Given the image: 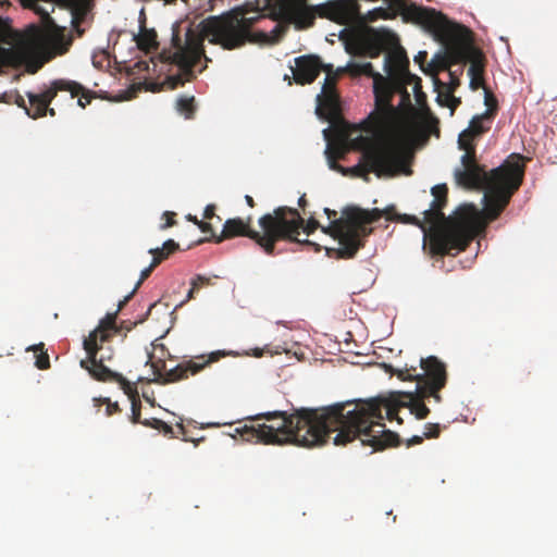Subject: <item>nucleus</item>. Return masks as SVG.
<instances>
[{"instance_id":"nucleus-9","label":"nucleus","mask_w":557,"mask_h":557,"mask_svg":"<svg viewBox=\"0 0 557 557\" xmlns=\"http://www.w3.org/2000/svg\"><path fill=\"white\" fill-rule=\"evenodd\" d=\"M421 373L410 375L412 380L420 379L421 381L414 384L412 391L395 392L397 396H412L420 393L423 398L433 397L435 401L440 403L442 397L438 391L443 388L447 381V372L445 363L436 356H429L428 358H420Z\"/></svg>"},{"instance_id":"nucleus-40","label":"nucleus","mask_w":557,"mask_h":557,"mask_svg":"<svg viewBox=\"0 0 557 557\" xmlns=\"http://www.w3.org/2000/svg\"><path fill=\"white\" fill-rule=\"evenodd\" d=\"M446 57V52L443 49L436 51L430 62L428 63L429 67H434L440 60H443Z\"/></svg>"},{"instance_id":"nucleus-62","label":"nucleus","mask_w":557,"mask_h":557,"mask_svg":"<svg viewBox=\"0 0 557 557\" xmlns=\"http://www.w3.org/2000/svg\"><path fill=\"white\" fill-rule=\"evenodd\" d=\"M98 333V329H94L90 333H89V337L92 339L94 336Z\"/></svg>"},{"instance_id":"nucleus-52","label":"nucleus","mask_w":557,"mask_h":557,"mask_svg":"<svg viewBox=\"0 0 557 557\" xmlns=\"http://www.w3.org/2000/svg\"><path fill=\"white\" fill-rule=\"evenodd\" d=\"M145 20H146L145 12H144V9H141L139 12V17H138V27L140 25L145 26Z\"/></svg>"},{"instance_id":"nucleus-54","label":"nucleus","mask_w":557,"mask_h":557,"mask_svg":"<svg viewBox=\"0 0 557 557\" xmlns=\"http://www.w3.org/2000/svg\"><path fill=\"white\" fill-rule=\"evenodd\" d=\"M186 220H187V221H191V222H193V223H195L196 225H197V223L200 221V220H198V218H197L196 215H193V214H190V213L186 215Z\"/></svg>"},{"instance_id":"nucleus-55","label":"nucleus","mask_w":557,"mask_h":557,"mask_svg":"<svg viewBox=\"0 0 557 557\" xmlns=\"http://www.w3.org/2000/svg\"><path fill=\"white\" fill-rule=\"evenodd\" d=\"M306 202H307V200H306V195H305V194H302V195L298 198L297 203H298V206L302 207V206H305V205H306Z\"/></svg>"},{"instance_id":"nucleus-37","label":"nucleus","mask_w":557,"mask_h":557,"mask_svg":"<svg viewBox=\"0 0 557 557\" xmlns=\"http://www.w3.org/2000/svg\"><path fill=\"white\" fill-rule=\"evenodd\" d=\"M448 76H449V79H448V82H447V84L445 86V90L448 91V96H451L454 90L459 85V79L455 76V73L451 72V71L448 73Z\"/></svg>"},{"instance_id":"nucleus-50","label":"nucleus","mask_w":557,"mask_h":557,"mask_svg":"<svg viewBox=\"0 0 557 557\" xmlns=\"http://www.w3.org/2000/svg\"><path fill=\"white\" fill-rule=\"evenodd\" d=\"M262 350H263L262 348L255 347V348L251 349L250 356L256 357V358L261 357L262 356Z\"/></svg>"},{"instance_id":"nucleus-30","label":"nucleus","mask_w":557,"mask_h":557,"mask_svg":"<svg viewBox=\"0 0 557 557\" xmlns=\"http://www.w3.org/2000/svg\"><path fill=\"white\" fill-rule=\"evenodd\" d=\"M487 113V110H485L484 113L482 114H475L472 116V119L470 120L469 122V125L468 127L463 128L459 135H458V138H457V147L459 150H463V151H467L468 150V146L466 144V139H465V136L467 133H470L472 126H473V123L476 121V120H480L481 117H483L485 114Z\"/></svg>"},{"instance_id":"nucleus-53","label":"nucleus","mask_w":557,"mask_h":557,"mask_svg":"<svg viewBox=\"0 0 557 557\" xmlns=\"http://www.w3.org/2000/svg\"><path fill=\"white\" fill-rule=\"evenodd\" d=\"M469 87L470 89L472 90H476L478 87H479V82L476 78H470V82H469Z\"/></svg>"},{"instance_id":"nucleus-60","label":"nucleus","mask_w":557,"mask_h":557,"mask_svg":"<svg viewBox=\"0 0 557 557\" xmlns=\"http://www.w3.org/2000/svg\"><path fill=\"white\" fill-rule=\"evenodd\" d=\"M74 30L76 32L77 36H82L84 33V28H79V27H76Z\"/></svg>"},{"instance_id":"nucleus-32","label":"nucleus","mask_w":557,"mask_h":557,"mask_svg":"<svg viewBox=\"0 0 557 557\" xmlns=\"http://www.w3.org/2000/svg\"><path fill=\"white\" fill-rule=\"evenodd\" d=\"M380 367L386 372V373H394L396 374L398 377H400L401 380H412L410 377V373H404V370L401 369H398V368H394L393 364L391 363H387V362H382L380 363Z\"/></svg>"},{"instance_id":"nucleus-21","label":"nucleus","mask_w":557,"mask_h":557,"mask_svg":"<svg viewBox=\"0 0 557 557\" xmlns=\"http://www.w3.org/2000/svg\"><path fill=\"white\" fill-rule=\"evenodd\" d=\"M132 40L135 41L137 46H145L148 49H157L159 47L157 30L141 25L137 33L132 32Z\"/></svg>"},{"instance_id":"nucleus-48","label":"nucleus","mask_w":557,"mask_h":557,"mask_svg":"<svg viewBox=\"0 0 557 557\" xmlns=\"http://www.w3.org/2000/svg\"><path fill=\"white\" fill-rule=\"evenodd\" d=\"M422 441V436L413 435L408 440V445L419 444Z\"/></svg>"},{"instance_id":"nucleus-27","label":"nucleus","mask_w":557,"mask_h":557,"mask_svg":"<svg viewBox=\"0 0 557 557\" xmlns=\"http://www.w3.org/2000/svg\"><path fill=\"white\" fill-rule=\"evenodd\" d=\"M140 286V281H137L134 288L124 296L122 300L117 304V309L114 312H108L103 318L99 320V326H106L107 324H110V321L114 319V317L117 314V312L121 310V308L133 297L136 289Z\"/></svg>"},{"instance_id":"nucleus-18","label":"nucleus","mask_w":557,"mask_h":557,"mask_svg":"<svg viewBox=\"0 0 557 557\" xmlns=\"http://www.w3.org/2000/svg\"><path fill=\"white\" fill-rule=\"evenodd\" d=\"M475 165H480L475 160H470L469 153L466 151L460 157V165L454 170V178L458 186H468L474 183V174L470 172Z\"/></svg>"},{"instance_id":"nucleus-26","label":"nucleus","mask_w":557,"mask_h":557,"mask_svg":"<svg viewBox=\"0 0 557 557\" xmlns=\"http://www.w3.org/2000/svg\"><path fill=\"white\" fill-rule=\"evenodd\" d=\"M329 76L326 75L322 82V87L319 94L315 96V109L314 113L317 117L321 121H324V117L321 112L322 98L329 99L332 96V90L329 88Z\"/></svg>"},{"instance_id":"nucleus-11","label":"nucleus","mask_w":557,"mask_h":557,"mask_svg":"<svg viewBox=\"0 0 557 557\" xmlns=\"http://www.w3.org/2000/svg\"><path fill=\"white\" fill-rule=\"evenodd\" d=\"M82 345L88 355V359H82L79 367L85 369L92 379L113 381L121 385L128 384V381L122 373L110 369L103 363L106 359H110V356L102 355L100 359H97V348H92L91 343L86 337L83 338Z\"/></svg>"},{"instance_id":"nucleus-5","label":"nucleus","mask_w":557,"mask_h":557,"mask_svg":"<svg viewBox=\"0 0 557 557\" xmlns=\"http://www.w3.org/2000/svg\"><path fill=\"white\" fill-rule=\"evenodd\" d=\"M324 213L327 215L330 224L321 227L323 233H327L334 223H338L333 235L337 246L325 247L326 256L338 259L354 258L372 233V228L368 225L367 210H362L356 205H349L343 209L342 216L335 220H332V216H336L335 210L324 208Z\"/></svg>"},{"instance_id":"nucleus-12","label":"nucleus","mask_w":557,"mask_h":557,"mask_svg":"<svg viewBox=\"0 0 557 557\" xmlns=\"http://www.w3.org/2000/svg\"><path fill=\"white\" fill-rule=\"evenodd\" d=\"M238 235H246L249 238L256 240L267 255H275V248L273 243L263 239L258 231L249 230L242 218L227 219L223 224L221 234L215 237V243L222 242L225 236Z\"/></svg>"},{"instance_id":"nucleus-7","label":"nucleus","mask_w":557,"mask_h":557,"mask_svg":"<svg viewBox=\"0 0 557 557\" xmlns=\"http://www.w3.org/2000/svg\"><path fill=\"white\" fill-rule=\"evenodd\" d=\"M337 36L348 54H354L358 50L370 59L379 57L385 50L396 51L403 48L399 36L386 26L370 27L366 34H360L355 28L343 27Z\"/></svg>"},{"instance_id":"nucleus-46","label":"nucleus","mask_w":557,"mask_h":557,"mask_svg":"<svg viewBox=\"0 0 557 557\" xmlns=\"http://www.w3.org/2000/svg\"><path fill=\"white\" fill-rule=\"evenodd\" d=\"M109 400H110V398H109V397H101V396H100V397H94V398H92V401H94V406H95V407H98V406H100L101 404H108V403H109Z\"/></svg>"},{"instance_id":"nucleus-29","label":"nucleus","mask_w":557,"mask_h":557,"mask_svg":"<svg viewBox=\"0 0 557 557\" xmlns=\"http://www.w3.org/2000/svg\"><path fill=\"white\" fill-rule=\"evenodd\" d=\"M383 71L385 73V75H383L385 77V79L383 81H379V94H377V98H375L376 101L380 100V98L383 97V95L385 94L386 89H387V83H388V78L392 76L393 74V70H392V66H391V57L389 55H385L384 57V60H383Z\"/></svg>"},{"instance_id":"nucleus-17","label":"nucleus","mask_w":557,"mask_h":557,"mask_svg":"<svg viewBox=\"0 0 557 557\" xmlns=\"http://www.w3.org/2000/svg\"><path fill=\"white\" fill-rule=\"evenodd\" d=\"M206 364H207V362L191 363V366L189 368H186L183 364H176L173 368L165 370L162 374H157L154 367L151 366V371H152L153 377L148 379V381L151 383L166 385V384L173 383L175 381H180V380L187 377L188 372L195 374V373L201 371Z\"/></svg>"},{"instance_id":"nucleus-14","label":"nucleus","mask_w":557,"mask_h":557,"mask_svg":"<svg viewBox=\"0 0 557 557\" xmlns=\"http://www.w3.org/2000/svg\"><path fill=\"white\" fill-rule=\"evenodd\" d=\"M380 218H384L387 221H397L405 224L417 225L422 232H424L423 222L414 214L399 213L394 205H387L385 208H372L367 209V219L369 222L377 221ZM425 233L422 237V249H425Z\"/></svg>"},{"instance_id":"nucleus-28","label":"nucleus","mask_w":557,"mask_h":557,"mask_svg":"<svg viewBox=\"0 0 557 557\" xmlns=\"http://www.w3.org/2000/svg\"><path fill=\"white\" fill-rule=\"evenodd\" d=\"M178 249H180L178 243H176L172 238H169L162 244L161 247L150 248L148 250V252L152 253V255H159L162 259H165L169 257L170 253H172Z\"/></svg>"},{"instance_id":"nucleus-43","label":"nucleus","mask_w":557,"mask_h":557,"mask_svg":"<svg viewBox=\"0 0 557 557\" xmlns=\"http://www.w3.org/2000/svg\"><path fill=\"white\" fill-rule=\"evenodd\" d=\"M460 102H461V99H460V98L454 97V96L451 95L450 100H449L448 106H447V107L449 108V115H453V114H454L455 108H456L458 104H460Z\"/></svg>"},{"instance_id":"nucleus-23","label":"nucleus","mask_w":557,"mask_h":557,"mask_svg":"<svg viewBox=\"0 0 557 557\" xmlns=\"http://www.w3.org/2000/svg\"><path fill=\"white\" fill-rule=\"evenodd\" d=\"M409 398L406 406L410 408V413L419 420L425 419L430 413V409L424 405L423 397L420 393L413 394L412 396H406Z\"/></svg>"},{"instance_id":"nucleus-58","label":"nucleus","mask_w":557,"mask_h":557,"mask_svg":"<svg viewBox=\"0 0 557 557\" xmlns=\"http://www.w3.org/2000/svg\"><path fill=\"white\" fill-rule=\"evenodd\" d=\"M322 135H323V139L325 141H327V138H329V127H325L323 131H322Z\"/></svg>"},{"instance_id":"nucleus-47","label":"nucleus","mask_w":557,"mask_h":557,"mask_svg":"<svg viewBox=\"0 0 557 557\" xmlns=\"http://www.w3.org/2000/svg\"><path fill=\"white\" fill-rule=\"evenodd\" d=\"M469 78H476L478 76V67L475 64H471L468 69Z\"/></svg>"},{"instance_id":"nucleus-20","label":"nucleus","mask_w":557,"mask_h":557,"mask_svg":"<svg viewBox=\"0 0 557 557\" xmlns=\"http://www.w3.org/2000/svg\"><path fill=\"white\" fill-rule=\"evenodd\" d=\"M412 14L416 22L428 29L435 27L441 15L440 12L435 9L422 5L416 7L412 11Z\"/></svg>"},{"instance_id":"nucleus-31","label":"nucleus","mask_w":557,"mask_h":557,"mask_svg":"<svg viewBox=\"0 0 557 557\" xmlns=\"http://www.w3.org/2000/svg\"><path fill=\"white\" fill-rule=\"evenodd\" d=\"M115 32H116V29H115V28H113V29L111 30V33L109 34V37H108V40H107V46L99 47V48H97V49H95V50H94V52H92V54H91V61H92V65H94V66H100V64H98V63H97V61H96V54H97V53H100V54H108V46L110 45L111 35H112L113 33H115ZM122 33H125V30H124V29H119V30H117V36H120Z\"/></svg>"},{"instance_id":"nucleus-10","label":"nucleus","mask_w":557,"mask_h":557,"mask_svg":"<svg viewBox=\"0 0 557 557\" xmlns=\"http://www.w3.org/2000/svg\"><path fill=\"white\" fill-rule=\"evenodd\" d=\"M273 219L271 213H265L258 219L259 226L265 232L271 240L286 239L296 240L306 245L315 246L317 244L305 238H297L298 225L301 216L294 208L280 207L274 210Z\"/></svg>"},{"instance_id":"nucleus-59","label":"nucleus","mask_w":557,"mask_h":557,"mask_svg":"<svg viewBox=\"0 0 557 557\" xmlns=\"http://www.w3.org/2000/svg\"><path fill=\"white\" fill-rule=\"evenodd\" d=\"M87 103H88V101L84 102V101L82 100V98H79V99L77 100V104H78L79 107H82V108H85Z\"/></svg>"},{"instance_id":"nucleus-8","label":"nucleus","mask_w":557,"mask_h":557,"mask_svg":"<svg viewBox=\"0 0 557 557\" xmlns=\"http://www.w3.org/2000/svg\"><path fill=\"white\" fill-rule=\"evenodd\" d=\"M327 166L330 170L338 172L343 175H354L362 177L366 182L370 181V173H373L377 178H391L398 174L401 166L400 158L396 151L392 149L371 151L366 153L364 169L358 162L352 166H341L336 163L331 152L329 143L323 151Z\"/></svg>"},{"instance_id":"nucleus-38","label":"nucleus","mask_w":557,"mask_h":557,"mask_svg":"<svg viewBox=\"0 0 557 557\" xmlns=\"http://www.w3.org/2000/svg\"><path fill=\"white\" fill-rule=\"evenodd\" d=\"M197 226H198V228L200 230L201 233H210L213 236V240L215 242V237L218 235H215L211 223L205 222V221H199L197 223Z\"/></svg>"},{"instance_id":"nucleus-44","label":"nucleus","mask_w":557,"mask_h":557,"mask_svg":"<svg viewBox=\"0 0 557 557\" xmlns=\"http://www.w3.org/2000/svg\"><path fill=\"white\" fill-rule=\"evenodd\" d=\"M333 71L334 70V65L332 63H325L323 62V60L320 58V62L318 64V71H319V74L321 73V71Z\"/></svg>"},{"instance_id":"nucleus-42","label":"nucleus","mask_w":557,"mask_h":557,"mask_svg":"<svg viewBox=\"0 0 557 557\" xmlns=\"http://www.w3.org/2000/svg\"><path fill=\"white\" fill-rule=\"evenodd\" d=\"M117 411H120L119 403L117 401L112 403L111 400H109V403L107 404V408H106V414L111 416Z\"/></svg>"},{"instance_id":"nucleus-16","label":"nucleus","mask_w":557,"mask_h":557,"mask_svg":"<svg viewBox=\"0 0 557 557\" xmlns=\"http://www.w3.org/2000/svg\"><path fill=\"white\" fill-rule=\"evenodd\" d=\"M347 69L351 70V74L355 76H367L372 79V92L377 98L379 94V81L385 79L382 73L374 70L373 64L370 61L357 62L352 59L348 60L346 64L339 65L335 69V73L341 74Z\"/></svg>"},{"instance_id":"nucleus-13","label":"nucleus","mask_w":557,"mask_h":557,"mask_svg":"<svg viewBox=\"0 0 557 557\" xmlns=\"http://www.w3.org/2000/svg\"><path fill=\"white\" fill-rule=\"evenodd\" d=\"M319 62L320 55L315 53L295 57V65H289L293 74V81L298 85H308L313 83L319 76Z\"/></svg>"},{"instance_id":"nucleus-45","label":"nucleus","mask_w":557,"mask_h":557,"mask_svg":"<svg viewBox=\"0 0 557 557\" xmlns=\"http://www.w3.org/2000/svg\"><path fill=\"white\" fill-rule=\"evenodd\" d=\"M159 302V300L150 304V306L148 307L147 311L143 314V317L139 319L138 323H143L145 322L147 319H148V315L150 314L152 308Z\"/></svg>"},{"instance_id":"nucleus-63","label":"nucleus","mask_w":557,"mask_h":557,"mask_svg":"<svg viewBox=\"0 0 557 557\" xmlns=\"http://www.w3.org/2000/svg\"><path fill=\"white\" fill-rule=\"evenodd\" d=\"M433 85H434V91L437 90L438 86H440V82L436 81V79H433Z\"/></svg>"},{"instance_id":"nucleus-36","label":"nucleus","mask_w":557,"mask_h":557,"mask_svg":"<svg viewBox=\"0 0 557 557\" xmlns=\"http://www.w3.org/2000/svg\"><path fill=\"white\" fill-rule=\"evenodd\" d=\"M441 425L438 423H428L425 424V431L423 432V436L426 438H434L438 436Z\"/></svg>"},{"instance_id":"nucleus-2","label":"nucleus","mask_w":557,"mask_h":557,"mask_svg":"<svg viewBox=\"0 0 557 557\" xmlns=\"http://www.w3.org/2000/svg\"><path fill=\"white\" fill-rule=\"evenodd\" d=\"M205 41L234 50L243 46L244 35L220 15H209L197 24L188 16L175 21L171 26L172 52L164 77L170 88L182 86L206 69L211 59L206 55Z\"/></svg>"},{"instance_id":"nucleus-61","label":"nucleus","mask_w":557,"mask_h":557,"mask_svg":"<svg viewBox=\"0 0 557 557\" xmlns=\"http://www.w3.org/2000/svg\"><path fill=\"white\" fill-rule=\"evenodd\" d=\"M283 79H284V81H287V82H288V85H292V79H293V77L290 78L287 74H284Z\"/></svg>"},{"instance_id":"nucleus-24","label":"nucleus","mask_w":557,"mask_h":557,"mask_svg":"<svg viewBox=\"0 0 557 557\" xmlns=\"http://www.w3.org/2000/svg\"><path fill=\"white\" fill-rule=\"evenodd\" d=\"M190 288L189 290L187 292L186 294V297L185 299H183L182 301H180L175 307L174 309L172 310L171 314L174 313V311L181 307H183L188 300L193 299L194 298V295H195V290L200 288V286L202 285H206V284H209L210 283V278H208L206 275L203 274H196L191 280H190Z\"/></svg>"},{"instance_id":"nucleus-39","label":"nucleus","mask_w":557,"mask_h":557,"mask_svg":"<svg viewBox=\"0 0 557 557\" xmlns=\"http://www.w3.org/2000/svg\"><path fill=\"white\" fill-rule=\"evenodd\" d=\"M214 210H215V206L213 203L207 205L205 210H203V219L210 220L212 218H215L218 221H221L220 216H218L214 213Z\"/></svg>"},{"instance_id":"nucleus-4","label":"nucleus","mask_w":557,"mask_h":557,"mask_svg":"<svg viewBox=\"0 0 557 557\" xmlns=\"http://www.w3.org/2000/svg\"><path fill=\"white\" fill-rule=\"evenodd\" d=\"M506 161L504 160L491 170L483 164L475 165L470 170L474 174V183H481L486 187L481 203L492 218L498 216L505 209L511 194L519 188L523 176V164L519 159L511 162L504 171L503 166Z\"/></svg>"},{"instance_id":"nucleus-6","label":"nucleus","mask_w":557,"mask_h":557,"mask_svg":"<svg viewBox=\"0 0 557 557\" xmlns=\"http://www.w3.org/2000/svg\"><path fill=\"white\" fill-rule=\"evenodd\" d=\"M82 89L83 85L76 81L55 78L50 81L49 84H42L37 90H28L25 92L32 108H27L23 96L20 95L18 91H4L0 94V102H14L17 107L24 109V112L28 117L36 120L45 116L46 114H49L50 116L55 115L54 109L49 108L48 106L57 97L58 92L67 91L70 94L69 98L73 99L79 95Z\"/></svg>"},{"instance_id":"nucleus-56","label":"nucleus","mask_w":557,"mask_h":557,"mask_svg":"<svg viewBox=\"0 0 557 557\" xmlns=\"http://www.w3.org/2000/svg\"><path fill=\"white\" fill-rule=\"evenodd\" d=\"M245 201L249 207L253 206V198L249 195H245Z\"/></svg>"},{"instance_id":"nucleus-41","label":"nucleus","mask_w":557,"mask_h":557,"mask_svg":"<svg viewBox=\"0 0 557 557\" xmlns=\"http://www.w3.org/2000/svg\"><path fill=\"white\" fill-rule=\"evenodd\" d=\"M450 97L451 96H448V91L445 90L444 94H438L436 97H435V101L438 106L441 107H447L448 106V102L450 100Z\"/></svg>"},{"instance_id":"nucleus-15","label":"nucleus","mask_w":557,"mask_h":557,"mask_svg":"<svg viewBox=\"0 0 557 557\" xmlns=\"http://www.w3.org/2000/svg\"><path fill=\"white\" fill-rule=\"evenodd\" d=\"M72 44V33L69 32L65 26H57V29L51 33L48 42L44 48V52L47 54L46 61L66 53Z\"/></svg>"},{"instance_id":"nucleus-64","label":"nucleus","mask_w":557,"mask_h":557,"mask_svg":"<svg viewBox=\"0 0 557 557\" xmlns=\"http://www.w3.org/2000/svg\"><path fill=\"white\" fill-rule=\"evenodd\" d=\"M207 240H208V238H207V237H203V238H200V239H198L197 242H195V243H194V245L201 244V243H205V242H207Z\"/></svg>"},{"instance_id":"nucleus-51","label":"nucleus","mask_w":557,"mask_h":557,"mask_svg":"<svg viewBox=\"0 0 557 557\" xmlns=\"http://www.w3.org/2000/svg\"><path fill=\"white\" fill-rule=\"evenodd\" d=\"M428 52L424 50H421L418 52V54L414 55V62H419L421 59L426 58Z\"/></svg>"},{"instance_id":"nucleus-57","label":"nucleus","mask_w":557,"mask_h":557,"mask_svg":"<svg viewBox=\"0 0 557 557\" xmlns=\"http://www.w3.org/2000/svg\"><path fill=\"white\" fill-rule=\"evenodd\" d=\"M172 224H173V221L168 220L166 222H164V223H162V224L160 225V228H161V230L168 228V227H170Z\"/></svg>"},{"instance_id":"nucleus-1","label":"nucleus","mask_w":557,"mask_h":557,"mask_svg":"<svg viewBox=\"0 0 557 557\" xmlns=\"http://www.w3.org/2000/svg\"><path fill=\"white\" fill-rule=\"evenodd\" d=\"M392 409L386 408V400L380 396L364 401L352 398L318 407H296L287 401L286 409L269 410L248 417L249 420L280 419L282 422L278 425H244L236 428L235 432L247 430L258 443L264 445L313 448L326 444L331 434L337 431L333 438L335 446H345L360 438L363 446L372 447L369 454H373L399 441V435L383 423L385 418L392 419Z\"/></svg>"},{"instance_id":"nucleus-25","label":"nucleus","mask_w":557,"mask_h":557,"mask_svg":"<svg viewBox=\"0 0 557 557\" xmlns=\"http://www.w3.org/2000/svg\"><path fill=\"white\" fill-rule=\"evenodd\" d=\"M176 110L183 114L185 119H189L195 110V97L180 95L176 100Z\"/></svg>"},{"instance_id":"nucleus-33","label":"nucleus","mask_w":557,"mask_h":557,"mask_svg":"<svg viewBox=\"0 0 557 557\" xmlns=\"http://www.w3.org/2000/svg\"><path fill=\"white\" fill-rule=\"evenodd\" d=\"M300 227H302L304 233H306L307 235H310L311 232L318 227V221L314 218L310 216L305 223L304 219L301 218V221L298 225V230ZM298 235H299V232L297 233V236Z\"/></svg>"},{"instance_id":"nucleus-22","label":"nucleus","mask_w":557,"mask_h":557,"mask_svg":"<svg viewBox=\"0 0 557 557\" xmlns=\"http://www.w3.org/2000/svg\"><path fill=\"white\" fill-rule=\"evenodd\" d=\"M132 421L134 423L139 422V420L137 418L136 409H135V404H132ZM140 423L145 426L158 430L166 436L174 437L173 426L170 423H168L161 419H158V418L145 419L144 421H140Z\"/></svg>"},{"instance_id":"nucleus-34","label":"nucleus","mask_w":557,"mask_h":557,"mask_svg":"<svg viewBox=\"0 0 557 557\" xmlns=\"http://www.w3.org/2000/svg\"><path fill=\"white\" fill-rule=\"evenodd\" d=\"M389 13L387 8L376 7L367 12L369 18H386Z\"/></svg>"},{"instance_id":"nucleus-19","label":"nucleus","mask_w":557,"mask_h":557,"mask_svg":"<svg viewBox=\"0 0 557 557\" xmlns=\"http://www.w3.org/2000/svg\"><path fill=\"white\" fill-rule=\"evenodd\" d=\"M301 2L299 8V14L308 13L309 17L307 22H299L301 27H310L312 25L313 17L315 15H324L326 7L330 5V1H321L318 3L311 2V0H299Z\"/></svg>"},{"instance_id":"nucleus-3","label":"nucleus","mask_w":557,"mask_h":557,"mask_svg":"<svg viewBox=\"0 0 557 557\" xmlns=\"http://www.w3.org/2000/svg\"><path fill=\"white\" fill-rule=\"evenodd\" d=\"M447 186L445 183L436 184L431 187L433 196L428 209L423 211L426 216L433 211L443 220V225L436 230L434 235V246L437 253L455 256L463 250L470 238L466 233V223L470 221L472 214L478 210L473 202H462L456 207L448 215L442 211L446 203Z\"/></svg>"},{"instance_id":"nucleus-49","label":"nucleus","mask_w":557,"mask_h":557,"mask_svg":"<svg viewBox=\"0 0 557 557\" xmlns=\"http://www.w3.org/2000/svg\"><path fill=\"white\" fill-rule=\"evenodd\" d=\"M35 364H36V367H37V368H39V369H46V368L49 366V360L47 359V361H45V362H44L42 360L37 359V360L35 361Z\"/></svg>"},{"instance_id":"nucleus-35","label":"nucleus","mask_w":557,"mask_h":557,"mask_svg":"<svg viewBox=\"0 0 557 557\" xmlns=\"http://www.w3.org/2000/svg\"><path fill=\"white\" fill-rule=\"evenodd\" d=\"M163 260L159 255H154L150 264L147 265L146 268H144L141 271H140V276H139V280L140 283L143 282V280H145L149 274L150 272L152 271V269L161 261Z\"/></svg>"}]
</instances>
